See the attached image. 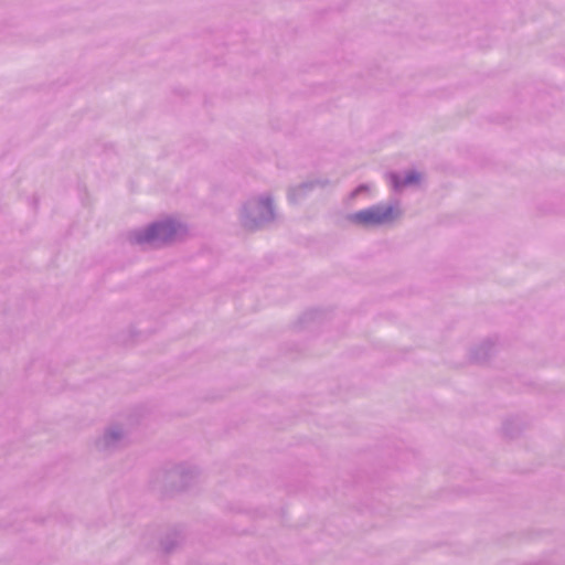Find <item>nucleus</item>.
I'll use <instances>...</instances> for the list:
<instances>
[{
    "mask_svg": "<svg viewBox=\"0 0 565 565\" xmlns=\"http://www.w3.org/2000/svg\"><path fill=\"white\" fill-rule=\"evenodd\" d=\"M397 214L398 212L394 206L379 205L356 212L350 216V220L356 224L375 226L393 221Z\"/></svg>",
    "mask_w": 565,
    "mask_h": 565,
    "instance_id": "f257e3e1",
    "label": "nucleus"
},
{
    "mask_svg": "<svg viewBox=\"0 0 565 565\" xmlns=\"http://www.w3.org/2000/svg\"><path fill=\"white\" fill-rule=\"evenodd\" d=\"M170 232H171V226L169 224L153 225L148 230L146 239L147 241H152L154 238L167 239Z\"/></svg>",
    "mask_w": 565,
    "mask_h": 565,
    "instance_id": "f03ea898",
    "label": "nucleus"
},
{
    "mask_svg": "<svg viewBox=\"0 0 565 565\" xmlns=\"http://www.w3.org/2000/svg\"><path fill=\"white\" fill-rule=\"evenodd\" d=\"M419 177L416 173H411L406 178V183H413L418 181Z\"/></svg>",
    "mask_w": 565,
    "mask_h": 565,
    "instance_id": "7ed1b4c3",
    "label": "nucleus"
}]
</instances>
